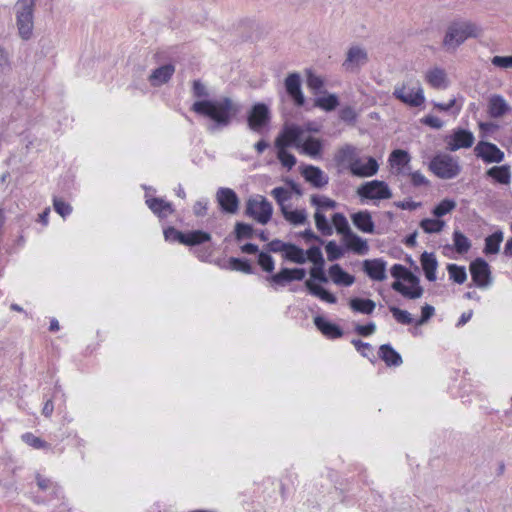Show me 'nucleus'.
I'll list each match as a JSON object with an SVG mask.
<instances>
[{
    "instance_id": "57",
    "label": "nucleus",
    "mask_w": 512,
    "mask_h": 512,
    "mask_svg": "<svg viewBox=\"0 0 512 512\" xmlns=\"http://www.w3.org/2000/svg\"><path fill=\"white\" fill-rule=\"evenodd\" d=\"M53 206L55 211L62 217H66L72 211V208L69 204L57 198L54 199Z\"/></svg>"
},
{
    "instance_id": "10",
    "label": "nucleus",
    "mask_w": 512,
    "mask_h": 512,
    "mask_svg": "<svg viewBox=\"0 0 512 512\" xmlns=\"http://www.w3.org/2000/svg\"><path fill=\"white\" fill-rule=\"evenodd\" d=\"M357 193L366 199H389L392 197L391 190L388 185L379 180H373L362 184Z\"/></svg>"
},
{
    "instance_id": "26",
    "label": "nucleus",
    "mask_w": 512,
    "mask_h": 512,
    "mask_svg": "<svg viewBox=\"0 0 512 512\" xmlns=\"http://www.w3.org/2000/svg\"><path fill=\"white\" fill-rule=\"evenodd\" d=\"M329 275L336 285L348 287L355 282V277L345 272L339 264H334L329 268Z\"/></svg>"
},
{
    "instance_id": "8",
    "label": "nucleus",
    "mask_w": 512,
    "mask_h": 512,
    "mask_svg": "<svg viewBox=\"0 0 512 512\" xmlns=\"http://www.w3.org/2000/svg\"><path fill=\"white\" fill-rule=\"evenodd\" d=\"M271 203L263 196L250 198L246 204V215L252 217L260 224H267L272 216Z\"/></svg>"
},
{
    "instance_id": "59",
    "label": "nucleus",
    "mask_w": 512,
    "mask_h": 512,
    "mask_svg": "<svg viewBox=\"0 0 512 512\" xmlns=\"http://www.w3.org/2000/svg\"><path fill=\"white\" fill-rule=\"evenodd\" d=\"M491 62L496 67L510 68L512 67V56H494Z\"/></svg>"
},
{
    "instance_id": "51",
    "label": "nucleus",
    "mask_w": 512,
    "mask_h": 512,
    "mask_svg": "<svg viewBox=\"0 0 512 512\" xmlns=\"http://www.w3.org/2000/svg\"><path fill=\"white\" fill-rule=\"evenodd\" d=\"M271 194L280 205L281 209H283V207H287L285 202L290 199V194L285 188L276 187L272 190Z\"/></svg>"
},
{
    "instance_id": "29",
    "label": "nucleus",
    "mask_w": 512,
    "mask_h": 512,
    "mask_svg": "<svg viewBox=\"0 0 512 512\" xmlns=\"http://www.w3.org/2000/svg\"><path fill=\"white\" fill-rule=\"evenodd\" d=\"M420 261L426 278L429 281H435L436 269L438 267V262L435 255L433 253L424 252L421 255Z\"/></svg>"
},
{
    "instance_id": "9",
    "label": "nucleus",
    "mask_w": 512,
    "mask_h": 512,
    "mask_svg": "<svg viewBox=\"0 0 512 512\" xmlns=\"http://www.w3.org/2000/svg\"><path fill=\"white\" fill-rule=\"evenodd\" d=\"M404 281L411 284V287L404 285L401 281H395L391 285L392 289L400 293L403 297L407 299H418L422 297L424 289L419 284L420 280L418 276H416L410 270H408Z\"/></svg>"
},
{
    "instance_id": "21",
    "label": "nucleus",
    "mask_w": 512,
    "mask_h": 512,
    "mask_svg": "<svg viewBox=\"0 0 512 512\" xmlns=\"http://www.w3.org/2000/svg\"><path fill=\"white\" fill-rule=\"evenodd\" d=\"M314 324L328 338L336 339L343 335V331L338 325L325 320L321 316L314 318Z\"/></svg>"
},
{
    "instance_id": "30",
    "label": "nucleus",
    "mask_w": 512,
    "mask_h": 512,
    "mask_svg": "<svg viewBox=\"0 0 512 512\" xmlns=\"http://www.w3.org/2000/svg\"><path fill=\"white\" fill-rule=\"evenodd\" d=\"M180 236V243L187 246L200 245L211 240V235L202 230L191 231Z\"/></svg>"
},
{
    "instance_id": "48",
    "label": "nucleus",
    "mask_w": 512,
    "mask_h": 512,
    "mask_svg": "<svg viewBox=\"0 0 512 512\" xmlns=\"http://www.w3.org/2000/svg\"><path fill=\"white\" fill-rule=\"evenodd\" d=\"M389 310L392 313L394 319L398 323L404 324V325H409V324H411L413 322V318H412L411 314L408 311L402 310V309L397 308L395 306H390Z\"/></svg>"
},
{
    "instance_id": "19",
    "label": "nucleus",
    "mask_w": 512,
    "mask_h": 512,
    "mask_svg": "<svg viewBox=\"0 0 512 512\" xmlns=\"http://www.w3.org/2000/svg\"><path fill=\"white\" fill-rule=\"evenodd\" d=\"M364 272L375 281L386 279V262L382 259H372L363 261Z\"/></svg>"
},
{
    "instance_id": "41",
    "label": "nucleus",
    "mask_w": 512,
    "mask_h": 512,
    "mask_svg": "<svg viewBox=\"0 0 512 512\" xmlns=\"http://www.w3.org/2000/svg\"><path fill=\"white\" fill-rule=\"evenodd\" d=\"M272 284L278 286H285L287 283L292 282V273L290 268H282L278 273L267 278Z\"/></svg>"
},
{
    "instance_id": "62",
    "label": "nucleus",
    "mask_w": 512,
    "mask_h": 512,
    "mask_svg": "<svg viewBox=\"0 0 512 512\" xmlns=\"http://www.w3.org/2000/svg\"><path fill=\"white\" fill-rule=\"evenodd\" d=\"M339 116L347 123H352L356 118V113L352 107H344L340 110Z\"/></svg>"
},
{
    "instance_id": "54",
    "label": "nucleus",
    "mask_w": 512,
    "mask_h": 512,
    "mask_svg": "<svg viewBox=\"0 0 512 512\" xmlns=\"http://www.w3.org/2000/svg\"><path fill=\"white\" fill-rule=\"evenodd\" d=\"M323 80L321 77L313 74L311 71L307 72V86L313 91H319L323 87Z\"/></svg>"
},
{
    "instance_id": "45",
    "label": "nucleus",
    "mask_w": 512,
    "mask_h": 512,
    "mask_svg": "<svg viewBox=\"0 0 512 512\" xmlns=\"http://www.w3.org/2000/svg\"><path fill=\"white\" fill-rule=\"evenodd\" d=\"M314 219H315V224H316L317 229L323 235L329 236L333 233V229H332L331 225L329 224L326 216L323 213L316 211V213L314 215Z\"/></svg>"
},
{
    "instance_id": "16",
    "label": "nucleus",
    "mask_w": 512,
    "mask_h": 512,
    "mask_svg": "<svg viewBox=\"0 0 512 512\" xmlns=\"http://www.w3.org/2000/svg\"><path fill=\"white\" fill-rule=\"evenodd\" d=\"M285 88L288 95L293 99L297 106L304 104V95L301 91V80L297 73L289 74L285 79Z\"/></svg>"
},
{
    "instance_id": "60",
    "label": "nucleus",
    "mask_w": 512,
    "mask_h": 512,
    "mask_svg": "<svg viewBox=\"0 0 512 512\" xmlns=\"http://www.w3.org/2000/svg\"><path fill=\"white\" fill-rule=\"evenodd\" d=\"M288 245H289V243H285L279 239H274L271 242H269L266 247L270 252L277 253V252H285Z\"/></svg>"
},
{
    "instance_id": "33",
    "label": "nucleus",
    "mask_w": 512,
    "mask_h": 512,
    "mask_svg": "<svg viewBox=\"0 0 512 512\" xmlns=\"http://www.w3.org/2000/svg\"><path fill=\"white\" fill-rule=\"evenodd\" d=\"M349 306L355 312L369 315L373 313L376 304L371 299L352 298L349 301Z\"/></svg>"
},
{
    "instance_id": "28",
    "label": "nucleus",
    "mask_w": 512,
    "mask_h": 512,
    "mask_svg": "<svg viewBox=\"0 0 512 512\" xmlns=\"http://www.w3.org/2000/svg\"><path fill=\"white\" fill-rule=\"evenodd\" d=\"M379 357L387 366H400L402 364L401 355L393 349L390 344H383L379 348Z\"/></svg>"
},
{
    "instance_id": "36",
    "label": "nucleus",
    "mask_w": 512,
    "mask_h": 512,
    "mask_svg": "<svg viewBox=\"0 0 512 512\" xmlns=\"http://www.w3.org/2000/svg\"><path fill=\"white\" fill-rule=\"evenodd\" d=\"M284 257L287 260L297 264H304L306 262L304 250L292 243H289L285 251Z\"/></svg>"
},
{
    "instance_id": "23",
    "label": "nucleus",
    "mask_w": 512,
    "mask_h": 512,
    "mask_svg": "<svg viewBox=\"0 0 512 512\" xmlns=\"http://www.w3.org/2000/svg\"><path fill=\"white\" fill-rule=\"evenodd\" d=\"M426 82L435 89H444L448 85L447 75L441 68H433L426 72Z\"/></svg>"
},
{
    "instance_id": "53",
    "label": "nucleus",
    "mask_w": 512,
    "mask_h": 512,
    "mask_svg": "<svg viewBox=\"0 0 512 512\" xmlns=\"http://www.w3.org/2000/svg\"><path fill=\"white\" fill-rule=\"evenodd\" d=\"M306 261L309 260L313 264H320V262L324 261L323 254L321 252V249L318 246H312L310 247L306 252Z\"/></svg>"
},
{
    "instance_id": "32",
    "label": "nucleus",
    "mask_w": 512,
    "mask_h": 512,
    "mask_svg": "<svg viewBox=\"0 0 512 512\" xmlns=\"http://www.w3.org/2000/svg\"><path fill=\"white\" fill-rule=\"evenodd\" d=\"M487 175L500 184H509L511 171L508 165L494 166L487 171Z\"/></svg>"
},
{
    "instance_id": "17",
    "label": "nucleus",
    "mask_w": 512,
    "mask_h": 512,
    "mask_svg": "<svg viewBox=\"0 0 512 512\" xmlns=\"http://www.w3.org/2000/svg\"><path fill=\"white\" fill-rule=\"evenodd\" d=\"M488 114L491 118L512 116V107L508 105L501 95H492L488 101Z\"/></svg>"
},
{
    "instance_id": "44",
    "label": "nucleus",
    "mask_w": 512,
    "mask_h": 512,
    "mask_svg": "<svg viewBox=\"0 0 512 512\" xmlns=\"http://www.w3.org/2000/svg\"><path fill=\"white\" fill-rule=\"evenodd\" d=\"M333 224L339 234L343 237L347 236L349 232H352L346 217L341 213H335L332 218Z\"/></svg>"
},
{
    "instance_id": "38",
    "label": "nucleus",
    "mask_w": 512,
    "mask_h": 512,
    "mask_svg": "<svg viewBox=\"0 0 512 512\" xmlns=\"http://www.w3.org/2000/svg\"><path fill=\"white\" fill-rule=\"evenodd\" d=\"M281 212L284 218L294 225L304 224L307 220V214L305 210L290 211L288 207H283V209H281Z\"/></svg>"
},
{
    "instance_id": "56",
    "label": "nucleus",
    "mask_w": 512,
    "mask_h": 512,
    "mask_svg": "<svg viewBox=\"0 0 512 512\" xmlns=\"http://www.w3.org/2000/svg\"><path fill=\"white\" fill-rule=\"evenodd\" d=\"M434 313V307L429 304H425L421 309V317L419 320L416 321V325L421 326L427 323L430 320V318L434 315Z\"/></svg>"
},
{
    "instance_id": "47",
    "label": "nucleus",
    "mask_w": 512,
    "mask_h": 512,
    "mask_svg": "<svg viewBox=\"0 0 512 512\" xmlns=\"http://www.w3.org/2000/svg\"><path fill=\"white\" fill-rule=\"evenodd\" d=\"M229 267L232 270L240 271L246 274H251L253 272V268L248 260H242L239 258L231 257L229 259Z\"/></svg>"
},
{
    "instance_id": "6",
    "label": "nucleus",
    "mask_w": 512,
    "mask_h": 512,
    "mask_svg": "<svg viewBox=\"0 0 512 512\" xmlns=\"http://www.w3.org/2000/svg\"><path fill=\"white\" fill-rule=\"evenodd\" d=\"M429 169L441 179H452L458 176L461 167L457 160L448 154H438L429 163Z\"/></svg>"
},
{
    "instance_id": "12",
    "label": "nucleus",
    "mask_w": 512,
    "mask_h": 512,
    "mask_svg": "<svg viewBox=\"0 0 512 512\" xmlns=\"http://www.w3.org/2000/svg\"><path fill=\"white\" fill-rule=\"evenodd\" d=\"M470 273L473 282L480 288H486L491 284V271L488 263L482 259L477 258L470 264Z\"/></svg>"
},
{
    "instance_id": "42",
    "label": "nucleus",
    "mask_w": 512,
    "mask_h": 512,
    "mask_svg": "<svg viewBox=\"0 0 512 512\" xmlns=\"http://www.w3.org/2000/svg\"><path fill=\"white\" fill-rule=\"evenodd\" d=\"M456 206L457 204L454 200L444 199L433 209L432 214L435 217L440 218L452 212Z\"/></svg>"
},
{
    "instance_id": "18",
    "label": "nucleus",
    "mask_w": 512,
    "mask_h": 512,
    "mask_svg": "<svg viewBox=\"0 0 512 512\" xmlns=\"http://www.w3.org/2000/svg\"><path fill=\"white\" fill-rule=\"evenodd\" d=\"M304 179L315 188H322L328 184V176L319 168L313 165H307L301 172Z\"/></svg>"
},
{
    "instance_id": "13",
    "label": "nucleus",
    "mask_w": 512,
    "mask_h": 512,
    "mask_svg": "<svg viewBox=\"0 0 512 512\" xmlns=\"http://www.w3.org/2000/svg\"><path fill=\"white\" fill-rule=\"evenodd\" d=\"M475 152L486 163H500L504 159V153L495 144L488 142L478 143Z\"/></svg>"
},
{
    "instance_id": "5",
    "label": "nucleus",
    "mask_w": 512,
    "mask_h": 512,
    "mask_svg": "<svg viewBox=\"0 0 512 512\" xmlns=\"http://www.w3.org/2000/svg\"><path fill=\"white\" fill-rule=\"evenodd\" d=\"M479 28L469 22L453 23L444 38L443 44L447 49H455L469 37H477Z\"/></svg>"
},
{
    "instance_id": "49",
    "label": "nucleus",
    "mask_w": 512,
    "mask_h": 512,
    "mask_svg": "<svg viewBox=\"0 0 512 512\" xmlns=\"http://www.w3.org/2000/svg\"><path fill=\"white\" fill-rule=\"evenodd\" d=\"M253 232V228L249 224L237 222L235 225V238L238 241L244 238H252Z\"/></svg>"
},
{
    "instance_id": "1",
    "label": "nucleus",
    "mask_w": 512,
    "mask_h": 512,
    "mask_svg": "<svg viewBox=\"0 0 512 512\" xmlns=\"http://www.w3.org/2000/svg\"><path fill=\"white\" fill-rule=\"evenodd\" d=\"M191 110L222 126L228 125L240 112V106L229 97L201 100L193 103Z\"/></svg>"
},
{
    "instance_id": "22",
    "label": "nucleus",
    "mask_w": 512,
    "mask_h": 512,
    "mask_svg": "<svg viewBox=\"0 0 512 512\" xmlns=\"http://www.w3.org/2000/svg\"><path fill=\"white\" fill-rule=\"evenodd\" d=\"M344 241L347 249L352 250L358 255H365L369 251L367 241L354 232H349L348 235L344 237Z\"/></svg>"
},
{
    "instance_id": "20",
    "label": "nucleus",
    "mask_w": 512,
    "mask_h": 512,
    "mask_svg": "<svg viewBox=\"0 0 512 512\" xmlns=\"http://www.w3.org/2000/svg\"><path fill=\"white\" fill-rule=\"evenodd\" d=\"M379 165L377 161L370 157L366 163L355 161L351 164V172L359 177H370L377 173Z\"/></svg>"
},
{
    "instance_id": "3",
    "label": "nucleus",
    "mask_w": 512,
    "mask_h": 512,
    "mask_svg": "<svg viewBox=\"0 0 512 512\" xmlns=\"http://www.w3.org/2000/svg\"><path fill=\"white\" fill-rule=\"evenodd\" d=\"M324 266L325 260L320 262V264H313V267L310 269L311 279L305 281V287L311 295L318 297L327 303L335 304L337 302L336 296L324 289L322 286L314 283V280L321 283L328 282V277L326 276Z\"/></svg>"
},
{
    "instance_id": "2",
    "label": "nucleus",
    "mask_w": 512,
    "mask_h": 512,
    "mask_svg": "<svg viewBox=\"0 0 512 512\" xmlns=\"http://www.w3.org/2000/svg\"><path fill=\"white\" fill-rule=\"evenodd\" d=\"M301 132L303 130H283V132L277 137L275 145L278 148V159L283 166L291 169L296 164V158L293 154L285 150L288 146L300 147L301 144Z\"/></svg>"
},
{
    "instance_id": "15",
    "label": "nucleus",
    "mask_w": 512,
    "mask_h": 512,
    "mask_svg": "<svg viewBox=\"0 0 512 512\" xmlns=\"http://www.w3.org/2000/svg\"><path fill=\"white\" fill-rule=\"evenodd\" d=\"M473 142L474 136L469 130H456L453 135L446 138L447 149L450 151L469 148Z\"/></svg>"
},
{
    "instance_id": "31",
    "label": "nucleus",
    "mask_w": 512,
    "mask_h": 512,
    "mask_svg": "<svg viewBox=\"0 0 512 512\" xmlns=\"http://www.w3.org/2000/svg\"><path fill=\"white\" fill-rule=\"evenodd\" d=\"M366 61L367 53L359 47H352L347 53V58L344 65H346L347 68H354L363 65L366 63Z\"/></svg>"
},
{
    "instance_id": "46",
    "label": "nucleus",
    "mask_w": 512,
    "mask_h": 512,
    "mask_svg": "<svg viewBox=\"0 0 512 512\" xmlns=\"http://www.w3.org/2000/svg\"><path fill=\"white\" fill-rule=\"evenodd\" d=\"M338 98L333 94H329L316 99V106L320 107L325 111H332L338 105Z\"/></svg>"
},
{
    "instance_id": "55",
    "label": "nucleus",
    "mask_w": 512,
    "mask_h": 512,
    "mask_svg": "<svg viewBox=\"0 0 512 512\" xmlns=\"http://www.w3.org/2000/svg\"><path fill=\"white\" fill-rule=\"evenodd\" d=\"M311 203L317 207L323 208H335L336 202L327 197H318L317 195H313L311 197Z\"/></svg>"
},
{
    "instance_id": "25",
    "label": "nucleus",
    "mask_w": 512,
    "mask_h": 512,
    "mask_svg": "<svg viewBox=\"0 0 512 512\" xmlns=\"http://www.w3.org/2000/svg\"><path fill=\"white\" fill-rule=\"evenodd\" d=\"M174 72L175 68L173 65H163L152 72L149 80L153 86H159L168 82L173 76Z\"/></svg>"
},
{
    "instance_id": "39",
    "label": "nucleus",
    "mask_w": 512,
    "mask_h": 512,
    "mask_svg": "<svg viewBox=\"0 0 512 512\" xmlns=\"http://www.w3.org/2000/svg\"><path fill=\"white\" fill-rule=\"evenodd\" d=\"M453 242L455 250L459 254L467 253L471 248L470 240L461 231H454Z\"/></svg>"
},
{
    "instance_id": "7",
    "label": "nucleus",
    "mask_w": 512,
    "mask_h": 512,
    "mask_svg": "<svg viewBox=\"0 0 512 512\" xmlns=\"http://www.w3.org/2000/svg\"><path fill=\"white\" fill-rule=\"evenodd\" d=\"M17 26L23 39H29L33 30L34 0H19L17 4Z\"/></svg>"
},
{
    "instance_id": "24",
    "label": "nucleus",
    "mask_w": 512,
    "mask_h": 512,
    "mask_svg": "<svg viewBox=\"0 0 512 512\" xmlns=\"http://www.w3.org/2000/svg\"><path fill=\"white\" fill-rule=\"evenodd\" d=\"M353 224L362 232L373 233L374 222L368 211H359L351 216Z\"/></svg>"
},
{
    "instance_id": "27",
    "label": "nucleus",
    "mask_w": 512,
    "mask_h": 512,
    "mask_svg": "<svg viewBox=\"0 0 512 512\" xmlns=\"http://www.w3.org/2000/svg\"><path fill=\"white\" fill-rule=\"evenodd\" d=\"M146 203L159 218H166L174 212L172 204L161 198H150L146 200Z\"/></svg>"
},
{
    "instance_id": "14",
    "label": "nucleus",
    "mask_w": 512,
    "mask_h": 512,
    "mask_svg": "<svg viewBox=\"0 0 512 512\" xmlns=\"http://www.w3.org/2000/svg\"><path fill=\"white\" fill-rule=\"evenodd\" d=\"M217 201L221 209L230 214L236 213L239 208L238 196L230 188H220L217 191Z\"/></svg>"
},
{
    "instance_id": "50",
    "label": "nucleus",
    "mask_w": 512,
    "mask_h": 512,
    "mask_svg": "<svg viewBox=\"0 0 512 512\" xmlns=\"http://www.w3.org/2000/svg\"><path fill=\"white\" fill-rule=\"evenodd\" d=\"M327 258L329 261H335L343 256V250L334 241H329L326 246Z\"/></svg>"
},
{
    "instance_id": "63",
    "label": "nucleus",
    "mask_w": 512,
    "mask_h": 512,
    "mask_svg": "<svg viewBox=\"0 0 512 512\" xmlns=\"http://www.w3.org/2000/svg\"><path fill=\"white\" fill-rule=\"evenodd\" d=\"M408 269L401 264H394L390 270L391 275L399 281L400 279H405L406 273Z\"/></svg>"
},
{
    "instance_id": "40",
    "label": "nucleus",
    "mask_w": 512,
    "mask_h": 512,
    "mask_svg": "<svg viewBox=\"0 0 512 512\" xmlns=\"http://www.w3.org/2000/svg\"><path fill=\"white\" fill-rule=\"evenodd\" d=\"M445 222L440 219L426 218L420 222V227L425 233H439L443 230Z\"/></svg>"
},
{
    "instance_id": "64",
    "label": "nucleus",
    "mask_w": 512,
    "mask_h": 512,
    "mask_svg": "<svg viewBox=\"0 0 512 512\" xmlns=\"http://www.w3.org/2000/svg\"><path fill=\"white\" fill-rule=\"evenodd\" d=\"M23 440L26 443L33 446L34 448H42V447H45V445H46L44 441H42L40 438L34 436L31 433H27V434L23 435Z\"/></svg>"
},
{
    "instance_id": "11",
    "label": "nucleus",
    "mask_w": 512,
    "mask_h": 512,
    "mask_svg": "<svg viewBox=\"0 0 512 512\" xmlns=\"http://www.w3.org/2000/svg\"><path fill=\"white\" fill-rule=\"evenodd\" d=\"M271 120V110L265 103H256L247 114V123L249 128H264L269 125Z\"/></svg>"
},
{
    "instance_id": "4",
    "label": "nucleus",
    "mask_w": 512,
    "mask_h": 512,
    "mask_svg": "<svg viewBox=\"0 0 512 512\" xmlns=\"http://www.w3.org/2000/svg\"><path fill=\"white\" fill-rule=\"evenodd\" d=\"M393 96L402 103L419 107L425 102L423 89L418 80L410 79L395 87Z\"/></svg>"
},
{
    "instance_id": "52",
    "label": "nucleus",
    "mask_w": 512,
    "mask_h": 512,
    "mask_svg": "<svg viewBox=\"0 0 512 512\" xmlns=\"http://www.w3.org/2000/svg\"><path fill=\"white\" fill-rule=\"evenodd\" d=\"M258 264L266 272H272L274 270V260L271 255L265 252H260L258 255Z\"/></svg>"
},
{
    "instance_id": "61",
    "label": "nucleus",
    "mask_w": 512,
    "mask_h": 512,
    "mask_svg": "<svg viewBox=\"0 0 512 512\" xmlns=\"http://www.w3.org/2000/svg\"><path fill=\"white\" fill-rule=\"evenodd\" d=\"M376 330V325L373 322L368 323L367 325H357L355 327V331L364 337L370 336Z\"/></svg>"
},
{
    "instance_id": "58",
    "label": "nucleus",
    "mask_w": 512,
    "mask_h": 512,
    "mask_svg": "<svg viewBox=\"0 0 512 512\" xmlns=\"http://www.w3.org/2000/svg\"><path fill=\"white\" fill-rule=\"evenodd\" d=\"M351 343L362 356L368 357L372 352V346L369 343L363 342L360 339H353Z\"/></svg>"
},
{
    "instance_id": "43",
    "label": "nucleus",
    "mask_w": 512,
    "mask_h": 512,
    "mask_svg": "<svg viewBox=\"0 0 512 512\" xmlns=\"http://www.w3.org/2000/svg\"><path fill=\"white\" fill-rule=\"evenodd\" d=\"M447 269L450 278L453 279L454 282L458 284H463L467 280V273L465 267L458 266L456 264H449Z\"/></svg>"
},
{
    "instance_id": "37",
    "label": "nucleus",
    "mask_w": 512,
    "mask_h": 512,
    "mask_svg": "<svg viewBox=\"0 0 512 512\" xmlns=\"http://www.w3.org/2000/svg\"><path fill=\"white\" fill-rule=\"evenodd\" d=\"M389 161L391 163V166H396L398 167L399 170H401L405 169L408 163L410 162V156L408 152L401 149H397L391 153ZM400 172L401 171H399V173Z\"/></svg>"
},
{
    "instance_id": "35",
    "label": "nucleus",
    "mask_w": 512,
    "mask_h": 512,
    "mask_svg": "<svg viewBox=\"0 0 512 512\" xmlns=\"http://www.w3.org/2000/svg\"><path fill=\"white\" fill-rule=\"evenodd\" d=\"M502 241H503V233L500 230L489 235L485 239L484 252L486 254H497L499 252L500 244Z\"/></svg>"
},
{
    "instance_id": "34",
    "label": "nucleus",
    "mask_w": 512,
    "mask_h": 512,
    "mask_svg": "<svg viewBox=\"0 0 512 512\" xmlns=\"http://www.w3.org/2000/svg\"><path fill=\"white\" fill-rule=\"evenodd\" d=\"M303 152L309 156L315 157L320 154L322 143L319 139L309 136L305 140L301 137L300 147Z\"/></svg>"
}]
</instances>
